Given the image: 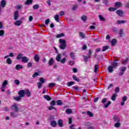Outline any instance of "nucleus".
<instances>
[{"instance_id": "61", "label": "nucleus", "mask_w": 129, "mask_h": 129, "mask_svg": "<svg viewBox=\"0 0 129 129\" xmlns=\"http://www.w3.org/2000/svg\"><path fill=\"white\" fill-rule=\"evenodd\" d=\"M33 20H34V18H33V16H30L29 17V22H33Z\"/></svg>"}, {"instance_id": "55", "label": "nucleus", "mask_w": 129, "mask_h": 129, "mask_svg": "<svg viewBox=\"0 0 129 129\" xmlns=\"http://www.w3.org/2000/svg\"><path fill=\"white\" fill-rule=\"evenodd\" d=\"M114 92L116 94V93H118V92H119V88H118V87H116L115 88L114 90Z\"/></svg>"}, {"instance_id": "49", "label": "nucleus", "mask_w": 129, "mask_h": 129, "mask_svg": "<svg viewBox=\"0 0 129 129\" xmlns=\"http://www.w3.org/2000/svg\"><path fill=\"white\" fill-rule=\"evenodd\" d=\"M98 70V65L96 64L95 66V68H94V72L95 73H97V71Z\"/></svg>"}, {"instance_id": "37", "label": "nucleus", "mask_w": 129, "mask_h": 129, "mask_svg": "<svg viewBox=\"0 0 129 129\" xmlns=\"http://www.w3.org/2000/svg\"><path fill=\"white\" fill-rule=\"evenodd\" d=\"M108 11H109V12H115V11H116V8L110 7L108 8Z\"/></svg>"}, {"instance_id": "4", "label": "nucleus", "mask_w": 129, "mask_h": 129, "mask_svg": "<svg viewBox=\"0 0 129 129\" xmlns=\"http://www.w3.org/2000/svg\"><path fill=\"white\" fill-rule=\"evenodd\" d=\"M7 5V3L6 2L5 0H2L0 4V15L2 14V12H3V10H2V8H5Z\"/></svg>"}, {"instance_id": "19", "label": "nucleus", "mask_w": 129, "mask_h": 129, "mask_svg": "<svg viewBox=\"0 0 129 129\" xmlns=\"http://www.w3.org/2000/svg\"><path fill=\"white\" fill-rule=\"evenodd\" d=\"M34 59L36 62H39V61H40V57L39 56V55L35 54Z\"/></svg>"}, {"instance_id": "56", "label": "nucleus", "mask_w": 129, "mask_h": 129, "mask_svg": "<svg viewBox=\"0 0 129 129\" xmlns=\"http://www.w3.org/2000/svg\"><path fill=\"white\" fill-rule=\"evenodd\" d=\"M7 62L8 64H12V59L10 58H8L7 59Z\"/></svg>"}, {"instance_id": "47", "label": "nucleus", "mask_w": 129, "mask_h": 129, "mask_svg": "<svg viewBox=\"0 0 129 129\" xmlns=\"http://www.w3.org/2000/svg\"><path fill=\"white\" fill-rule=\"evenodd\" d=\"M65 34L64 33H60L56 35V38H61V37H64Z\"/></svg>"}, {"instance_id": "9", "label": "nucleus", "mask_w": 129, "mask_h": 129, "mask_svg": "<svg viewBox=\"0 0 129 129\" xmlns=\"http://www.w3.org/2000/svg\"><path fill=\"white\" fill-rule=\"evenodd\" d=\"M120 63L119 62H116L115 61H113L111 63V66L114 69H115L117 66L119 65Z\"/></svg>"}, {"instance_id": "12", "label": "nucleus", "mask_w": 129, "mask_h": 129, "mask_svg": "<svg viewBox=\"0 0 129 129\" xmlns=\"http://www.w3.org/2000/svg\"><path fill=\"white\" fill-rule=\"evenodd\" d=\"M116 13L117 15H119V17H122L123 14H124L123 11L122 10H117Z\"/></svg>"}, {"instance_id": "17", "label": "nucleus", "mask_w": 129, "mask_h": 129, "mask_svg": "<svg viewBox=\"0 0 129 129\" xmlns=\"http://www.w3.org/2000/svg\"><path fill=\"white\" fill-rule=\"evenodd\" d=\"M25 92V94L26 95V96H27L28 97H30V96H31V92L30 91V90H29V89H26Z\"/></svg>"}, {"instance_id": "28", "label": "nucleus", "mask_w": 129, "mask_h": 129, "mask_svg": "<svg viewBox=\"0 0 129 129\" xmlns=\"http://www.w3.org/2000/svg\"><path fill=\"white\" fill-rule=\"evenodd\" d=\"M120 125H121V123H120V122H117L114 124L115 127H117V128L120 127Z\"/></svg>"}, {"instance_id": "1", "label": "nucleus", "mask_w": 129, "mask_h": 129, "mask_svg": "<svg viewBox=\"0 0 129 129\" xmlns=\"http://www.w3.org/2000/svg\"><path fill=\"white\" fill-rule=\"evenodd\" d=\"M59 43H60V45L59 46L60 49L61 50H64L66 48V40L64 39H60L59 40Z\"/></svg>"}, {"instance_id": "22", "label": "nucleus", "mask_w": 129, "mask_h": 129, "mask_svg": "<svg viewBox=\"0 0 129 129\" xmlns=\"http://www.w3.org/2000/svg\"><path fill=\"white\" fill-rule=\"evenodd\" d=\"M122 6V4H121V2H116L115 3V7H116L117 8H120Z\"/></svg>"}, {"instance_id": "8", "label": "nucleus", "mask_w": 129, "mask_h": 129, "mask_svg": "<svg viewBox=\"0 0 129 129\" xmlns=\"http://www.w3.org/2000/svg\"><path fill=\"white\" fill-rule=\"evenodd\" d=\"M18 18H19V11H16L14 13V20H15V21H17Z\"/></svg>"}, {"instance_id": "27", "label": "nucleus", "mask_w": 129, "mask_h": 129, "mask_svg": "<svg viewBox=\"0 0 129 129\" xmlns=\"http://www.w3.org/2000/svg\"><path fill=\"white\" fill-rule=\"evenodd\" d=\"M23 54L22 53H19L17 55V60H22V58L23 57Z\"/></svg>"}, {"instance_id": "43", "label": "nucleus", "mask_w": 129, "mask_h": 129, "mask_svg": "<svg viewBox=\"0 0 129 129\" xmlns=\"http://www.w3.org/2000/svg\"><path fill=\"white\" fill-rule=\"evenodd\" d=\"M87 55H88V58H91V55H92V50H89Z\"/></svg>"}, {"instance_id": "36", "label": "nucleus", "mask_w": 129, "mask_h": 129, "mask_svg": "<svg viewBox=\"0 0 129 129\" xmlns=\"http://www.w3.org/2000/svg\"><path fill=\"white\" fill-rule=\"evenodd\" d=\"M79 35L80 36V37L82 38V39H84V38H85V34L84 33H83V32H79Z\"/></svg>"}, {"instance_id": "54", "label": "nucleus", "mask_w": 129, "mask_h": 129, "mask_svg": "<svg viewBox=\"0 0 129 129\" xmlns=\"http://www.w3.org/2000/svg\"><path fill=\"white\" fill-rule=\"evenodd\" d=\"M21 98H22L21 96H18L16 97H14L15 100H16V101H20L21 100Z\"/></svg>"}, {"instance_id": "18", "label": "nucleus", "mask_w": 129, "mask_h": 129, "mask_svg": "<svg viewBox=\"0 0 129 129\" xmlns=\"http://www.w3.org/2000/svg\"><path fill=\"white\" fill-rule=\"evenodd\" d=\"M117 96V94L116 93L113 94L111 98V100H113V101H115Z\"/></svg>"}, {"instance_id": "26", "label": "nucleus", "mask_w": 129, "mask_h": 129, "mask_svg": "<svg viewBox=\"0 0 129 129\" xmlns=\"http://www.w3.org/2000/svg\"><path fill=\"white\" fill-rule=\"evenodd\" d=\"M116 24L120 25V24H125V21L124 20H118L116 22Z\"/></svg>"}, {"instance_id": "46", "label": "nucleus", "mask_w": 129, "mask_h": 129, "mask_svg": "<svg viewBox=\"0 0 129 129\" xmlns=\"http://www.w3.org/2000/svg\"><path fill=\"white\" fill-rule=\"evenodd\" d=\"M39 8H40V6L38 4L35 5L33 6V10H37Z\"/></svg>"}, {"instance_id": "24", "label": "nucleus", "mask_w": 129, "mask_h": 129, "mask_svg": "<svg viewBox=\"0 0 129 129\" xmlns=\"http://www.w3.org/2000/svg\"><path fill=\"white\" fill-rule=\"evenodd\" d=\"M119 70H120V72H125V71L126 70V67H121L119 68Z\"/></svg>"}, {"instance_id": "34", "label": "nucleus", "mask_w": 129, "mask_h": 129, "mask_svg": "<svg viewBox=\"0 0 129 129\" xmlns=\"http://www.w3.org/2000/svg\"><path fill=\"white\" fill-rule=\"evenodd\" d=\"M108 49H109V46H103V49L102 50V52H105V51H106V50H108Z\"/></svg>"}, {"instance_id": "21", "label": "nucleus", "mask_w": 129, "mask_h": 129, "mask_svg": "<svg viewBox=\"0 0 129 129\" xmlns=\"http://www.w3.org/2000/svg\"><path fill=\"white\" fill-rule=\"evenodd\" d=\"M113 69H114L111 66H109L108 68V71L109 73H112L113 72Z\"/></svg>"}, {"instance_id": "52", "label": "nucleus", "mask_w": 129, "mask_h": 129, "mask_svg": "<svg viewBox=\"0 0 129 129\" xmlns=\"http://www.w3.org/2000/svg\"><path fill=\"white\" fill-rule=\"evenodd\" d=\"M14 84H15L16 85H20V80H15L14 81Z\"/></svg>"}, {"instance_id": "23", "label": "nucleus", "mask_w": 129, "mask_h": 129, "mask_svg": "<svg viewBox=\"0 0 129 129\" xmlns=\"http://www.w3.org/2000/svg\"><path fill=\"white\" fill-rule=\"evenodd\" d=\"M23 68H24V67L21 64H17L15 67V69H16V70H19V69H23Z\"/></svg>"}, {"instance_id": "39", "label": "nucleus", "mask_w": 129, "mask_h": 129, "mask_svg": "<svg viewBox=\"0 0 129 129\" xmlns=\"http://www.w3.org/2000/svg\"><path fill=\"white\" fill-rule=\"evenodd\" d=\"M71 58H72V59H75V53L73 52H71L70 54Z\"/></svg>"}, {"instance_id": "15", "label": "nucleus", "mask_w": 129, "mask_h": 129, "mask_svg": "<svg viewBox=\"0 0 129 129\" xmlns=\"http://www.w3.org/2000/svg\"><path fill=\"white\" fill-rule=\"evenodd\" d=\"M43 98L44 99H46V100H47V101H50V100H52V98L48 95H44Z\"/></svg>"}, {"instance_id": "40", "label": "nucleus", "mask_w": 129, "mask_h": 129, "mask_svg": "<svg viewBox=\"0 0 129 129\" xmlns=\"http://www.w3.org/2000/svg\"><path fill=\"white\" fill-rule=\"evenodd\" d=\"M73 79H74V80H75V81H77V82H79L80 81V80H79V79H78V77H76V76H74L73 77Z\"/></svg>"}, {"instance_id": "6", "label": "nucleus", "mask_w": 129, "mask_h": 129, "mask_svg": "<svg viewBox=\"0 0 129 129\" xmlns=\"http://www.w3.org/2000/svg\"><path fill=\"white\" fill-rule=\"evenodd\" d=\"M30 61V59L27 56H23L21 62L23 63H28Z\"/></svg>"}, {"instance_id": "11", "label": "nucleus", "mask_w": 129, "mask_h": 129, "mask_svg": "<svg viewBox=\"0 0 129 129\" xmlns=\"http://www.w3.org/2000/svg\"><path fill=\"white\" fill-rule=\"evenodd\" d=\"M51 126L52 127H56L57 126V122L56 120H52L50 122Z\"/></svg>"}, {"instance_id": "29", "label": "nucleus", "mask_w": 129, "mask_h": 129, "mask_svg": "<svg viewBox=\"0 0 129 129\" xmlns=\"http://www.w3.org/2000/svg\"><path fill=\"white\" fill-rule=\"evenodd\" d=\"M53 63H54V59H53V58H51L48 61V65H49V66H51L53 65Z\"/></svg>"}, {"instance_id": "31", "label": "nucleus", "mask_w": 129, "mask_h": 129, "mask_svg": "<svg viewBox=\"0 0 129 129\" xmlns=\"http://www.w3.org/2000/svg\"><path fill=\"white\" fill-rule=\"evenodd\" d=\"M110 104H111V101H109L107 103L104 104V107L105 108H107V107H108V106H109V105H110Z\"/></svg>"}, {"instance_id": "5", "label": "nucleus", "mask_w": 129, "mask_h": 129, "mask_svg": "<svg viewBox=\"0 0 129 129\" xmlns=\"http://www.w3.org/2000/svg\"><path fill=\"white\" fill-rule=\"evenodd\" d=\"M11 108L13 110H15L16 112H19V110H20V109H19V107H18V106H17V104H14V105H13L11 107Z\"/></svg>"}, {"instance_id": "51", "label": "nucleus", "mask_w": 129, "mask_h": 129, "mask_svg": "<svg viewBox=\"0 0 129 129\" xmlns=\"http://www.w3.org/2000/svg\"><path fill=\"white\" fill-rule=\"evenodd\" d=\"M50 104L51 106H54L56 104V101L55 100H53L50 102Z\"/></svg>"}, {"instance_id": "45", "label": "nucleus", "mask_w": 129, "mask_h": 129, "mask_svg": "<svg viewBox=\"0 0 129 129\" xmlns=\"http://www.w3.org/2000/svg\"><path fill=\"white\" fill-rule=\"evenodd\" d=\"M57 104L59 106H61L63 105V102H62V101L61 100H58L56 102Z\"/></svg>"}, {"instance_id": "14", "label": "nucleus", "mask_w": 129, "mask_h": 129, "mask_svg": "<svg viewBox=\"0 0 129 129\" xmlns=\"http://www.w3.org/2000/svg\"><path fill=\"white\" fill-rule=\"evenodd\" d=\"M15 26H17L18 27H20L21 25H22V21L17 20L14 23Z\"/></svg>"}, {"instance_id": "10", "label": "nucleus", "mask_w": 129, "mask_h": 129, "mask_svg": "<svg viewBox=\"0 0 129 129\" xmlns=\"http://www.w3.org/2000/svg\"><path fill=\"white\" fill-rule=\"evenodd\" d=\"M57 124L59 127H63L64 124H63V120L60 119L57 121Z\"/></svg>"}, {"instance_id": "35", "label": "nucleus", "mask_w": 129, "mask_h": 129, "mask_svg": "<svg viewBox=\"0 0 129 129\" xmlns=\"http://www.w3.org/2000/svg\"><path fill=\"white\" fill-rule=\"evenodd\" d=\"M11 116L12 117H17L18 116V115L17 114H16V113L14 112H11L10 113Z\"/></svg>"}, {"instance_id": "25", "label": "nucleus", "mask_w": 129, "mask_h": 129, "mask_svg": "<svg viewBox=\"0 0 129 129\" xmlns=\"http://www.w3.org/2000/svg\"><path fill=\"white\" fill-rule=\"evenodd\" d=\"M81 19L82 21H83V22H86V21H87V17L85 15H83L81 17Z\"/></svg>"}, {"instance_id": "50", "label": "nucleus", "mask_w": 129, "mask_h": 129, "mask_svg": "<svg viewBox=\"0 0 129 129\" xmlns=\"http://www.w3.org/2000/svg\"><path fill=\"white\" fill-rule=\"evenodd\" d=\"M87 113L89 116H90V117H92V116H93V113H92V112H90V111H87Z\"/></svg>"}, {"instance_id": "57", "label": "nucleus", "mask_w": 129, "mask_h": 129, "mask_svg": "<svg viewBox=\"0 0 129 129\" xmlns=\"http://www.w3.org/2000/svg\"><path fill=\"white\" fill-rule=\"evenodd\" d=\"M5 34V31L1 30H0V36L3 37L4 35Z\"/></svg>"}, {"instance_id": "48", "label": "nucleus", "mask_w": 129, "mask_h": 129, "mask_svg": "<svg viewBox=\"0 0 129 129\" xmlns=\"http://www.w3.org/2000/svg\"><path fill=\"white\" fill-rule=\"evenodd\" d=\"M74 84H75V82L73 81L69 82L68 83V86H72V85H73Z\"/></svg>"}, {"instance_id": "63", "label": "nucleus", "mask_w": 129, "mask_h": 129, "mask_svg": "<svg viewBox=\"0 0 129 129\" xmlns=\"http://www.w3.org/2000/svg\"><path fill=\"white\" fill-rule=\"evenodd\" d=\"M84 60L85 62H87V61H88V57L87 56H84Z\"/></svg>"}, {"instance_id": "16", "label": "nucleus", "mask_w": 129, "mask_h": 129, "mask_svg": "<svg viewBox=\"0 0 129 129\" xmlns=\"http://www.w3.org/2000/svg\"><path fill=\"white\" fill-rule=\"evenodd\" d=\"M61 59H62V57H61V54L58 53L56 57L55 60H56L57 62H60V61L61 60Z\"/></svg>"}, {"instance_id": "38", "label": "nucleus", "mask_w": 129, "mask_h": 129, "mask_svg": "<svg viewBox=\"0 0 129 129\" xmlns=\"http://www.w3.org/2000/svg\"><path fill=\"white\" fill-rule=\"evenodd\" d=\"M66 112L68 113V114H71V113H72V110L71 109H67Z\"/></svg>"}, {"instance_id": "58", "label": "nucleus", "mask_w": 129, "mask_h": 129, "mask_svg": "<svg viewBox=\"0 0 129 129\" xmlns=\"http://www.w3.org/2000/svg\"><path fill=\"white\" fill-rule=\"evenodd\" d=\"M38 75L39 73L36 72L32 75V77H33V78H36V77H37V76H38Z\"/></svg>"}, {"instance_id": "41", "label": "nucleus", "mask_w": 129, "mask_h": 129, "mask_svg": "<svg viewBox=\"0 0 129 129\" xmlns=\"http://www.w3.org/2000/svg\"><path fill=\"white\" fill-rule=\"evenodd\" d=\"M59 62L61 63V64H64L65 62H66V58L63 57L62 59H60Z\"/></svg>"}, {"instance_id": "7", "label": "nucleus", "mask_w": 129, "mask_h": 129, "mask_svg": "<svg viewBox=\"0 0 129 129\" xmlns=\"http://www.w3.org/2000/svg\"><path fill=\"white\" fill-rule=\"evenodd\" d=\"M18 94L20 97H25V95H26V93L25 92V90H21L19 91L18 92Z\"/></svg>"}, {"instance_id": "62", "label": "nucleus", "mask_w": 129, "mask_h": 129, "mask_svg": "<svg viewBox=\"0 0 129 129\" xmlns=\"http://www.w3.org/2000/svg\"><path fill=\"white\" fill-rule=\"evenodd\" d=\"M32 66H33V65L32 64V62H28V64H27V67L28 68H30L31 67H32Z\"/></svg>"}, {"instance_id": "2", "label": "nucleus", "mask_w": 129, "mask_h": 129, "mask_svg": "<svg viewBox=\"0 0 129 129\" xmlns=\"http://www.w3.org/2000/svg\"><path fill=\"white\" fill-rule=\"evenodd\" d=\"M40 82L37 83V87L38 89H40L42 88V84H44L46 82V80L44 79L43 77H41L39 78Z\"/></svg>"}, {"instance_id": "13", "label": "nucleus", "mask_w": 129, "mask_h": 129, "mask_svg": "<svg viewBox=\"0 0 129 129\" xmlns=\"http://www.w3.org/2000/svg\"><path fill=\"white\" fill-rule=\"evenodd\" d=\"M113 119L115 122H119L120 121V119L117 116H114Z\"/></svg>"}, {"instance_id": "44", "label": "nucleus", "mask_w": 129, "mask_h": 129, "mask_svg": "<svg viewBox=\"0 0 129 129\" xmlns=\"http://www.w3.org/2000/svg\"><path fill=\"white\" fill-rule=\"evenodd\" d=\"M55 21L56 22H59V15H55L54 17Z\"/></svg>"}, {"instance_id": "42", "label": "nucleus", "mask_w": 129, "mask_h": 129, "mask_svg": "<svg viewBox=\"0 0 129 129\" xmlns=\"http://www.w3.org/2000/svg\"><path fill=\"white\" fill-rule=\"evenodd\" d=\"M33 3V0H27L26 2H25V5H31Z\"/></svg>"}, {"instance_id": "20", "label": "nucleus", "mask_w": 129, "mask_h": 129, "mask_svg": "<svg viewBox=\"0 0 129 129\" xmlns=\"http://www.w3.org/2000/svg\"><path fill=\"white\" fill-rule=\"evenodd\" d=\"M128 61H129V57H126V59L122 62V64H123V65H126V64L128 63Z\"/></svg>"}, {"instance_id": "64", "label": "nucleus", "mask_w": 129, "mask_h": 129, "mask_svg": "<svg viewBox=\"0 0 129 129\" xmlns=\"http://www.w3.org/2000/svg\"><path fill=\"white\" fill-rule=\"evenodd\" d=\"M69 124H71L72 123V118L71 117H69Z\"/></svg>"}, {"instance_id": "60", "label": "nucleus", "mask_w": 129, "mask_h": 129, "mask_svg": "<svg viewBox=\"0 0 129 129\" xmlns=\"http://www.w3.org/2000/svg\"><path fill=\"white\" fill-rule=\"evenodd\" d=\"M49 23H50V19H47L45 20V25H46V26H48Z\"/></svg>"}, {"instance_id": "32", "label": "nucleus", "mask_w": 129, "mask_h": 129, "mask_svg": "<svg viewBox=\"0 0 129 129\" xmlns=\"http://www.w3.org/2000/svg\"><path fill=\"white\" fill-rule=\"evenodd\" d=\"M78 9V5L77 4L74 5L72 8L73 11H76Z\"/></svg>"}, {"instance_id": "30", "label": "nucleus", "mask_w": 129, "mask_h": 129, "mask_svg": "<svg viewBox=\"0 0 129 129\" xmlns=\"http://www.w3.org/2000/svg\"><path fill=\"white\" fill-rule=\"evenodd\" d=\"M99 19L100 21L102 22H106V19L103 17H102V15H99Z\"/></svg>"}, {"instance_id": "3", "label": "nucleus", "mask_w": 129, "mask_h": 129, "mask_svg": "<svg viewBox=\"0 0 129 129\" xmlns=\"http://www.w3.org/2000/svg\"><path fill=\"white\" fill-rule=\"evenodd\" d=\"M7 85H8V81L5 80L3 83L2 86L1 88V91H2V92H5V89L6 88Z\"/></svg>"}, {"instance_id": "53", "label": "nucleus", "mask_w": 129, "mask_h": 129, "mask_svg": "<svg viewBox=\"0 0 129 129\" xmlns=\"http://www.w3.org/2000/svg\"><path fill=\"white\" fill-rule=\"evenodd\" d=\"M119 35L120 36L122 37L123 35V29H121L119 32Z\"/></svg>"}, {"instance_id": "33", "label": "nucleus", "mask_w": 129, "mask_h": 129, "mask_svg": "<svg viewBox=\"0 0 129 129\" xmlns=\"http://www.w3.org/2000/svg\"><path fill=\"white\" fill-rule=\"evenodd\" d=\"M111 44L112 46H114V45H115V44H116V39H113L111 41Z\"/></svg>"}, {"instance_id": "59", "label": "nucleus", "mask_w": 129, "mask_h": 129, "mask_svg": "<svg viewBox=\"0 0 129 129\" xmlns=\"http://www.w3.org/2000/svg\"><path fill=\"white\" fill-rule=\"evenodd\" d=\"M106 101H107V99L106 98H105L102 100V103H103V104H104L106 102Z\"/></svg>"}]
</instances>
